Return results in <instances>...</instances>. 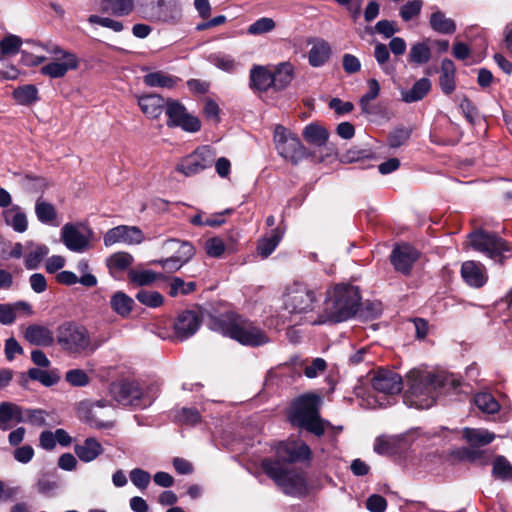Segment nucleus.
Returning a JSON list of instances; mask_svg holds the SVG:
<instances>
[{
  "instance_id": "37",
  "label": "nucleus",
  "mask_w": 512,
  "mask_h": 512,
  "mask_svg": "<svg viewBox=\"0 0 512 512\" xmlns=\"http://www.w3.org/2000/svg\"><path fill=\"white\" fill-rule=\"evenodd\" d=\"M21 419V409L18 405L10 402L0 404V427L7 429L12 423L19 422Z\"/></svg>"
},
{
  "instance_id": "6",
  "label": "nucleus",
  "mask_w": 512,
  "mask_h": 512,
  "mask_svg": "<svg viewBox=\"0 0 512 512\" xmlns=\"http://www.w3.org/2000/svg\"><path fill=\"white\" fill-rule=\"evenodd\" d=\"M56 341L69 355L92 354L99 344H95L87 328L73 321H66L57 328Z\"/></svg>"
},
{
  "instance_id": "4",
  "label": "nucleus",
  "mask_w": 512,
  "mask_h": 512,
  "mask_svg": "<svg viewBox=\"0 0 512 512\" xmlns=\"http://www.w3.org/2000/svg\"><path fill=\"white\" fill-rule=\"evenodd\" d=\"M322 398L316 393H305L295 398L288 411V419L294 426L305 429L316 436L326 431V424L319 414Z\"/></svg>"
},
{
  "instance_id": "15",
  "label": "nucleus",
  "mask_w": 512,
  "mask_h": 512,
  "mask_svg": "<svg viewBox=\"0 0 512 512\" xmlns=\"http://www.w3.org/2000/svg\"><path fill=\"white\" fill-rule=\"evenodd\" d=\"M434 433L433 436H436ZM432 437L431 434L422 433L420 429L413 428L404 433L395 435H380L376 438L373 448H407L413 445L422 446Z\"/></svg>"
},
{
  "instance_id": "2",
  "label": "nucleus",
  "mask_w": 512,
  "mask_h": 512,
  "mask_svg": "<svg viewBox=\"0 0 512 512\" xmlns=\"http://www.w3.org/2000/svg\"><path fill=\"white\" fill-rule=\"evenodd\" d=\"M210 328L242 345L257 347L269 342L268 336L252 321L235 312L212 317Z\"/></svg>"
},
{
  "instance_id": "62",
  "label": "nucleus",
  "mask_w": 512,
  "mask_h": 512,
  "mask_svg": "<svg viewBox=\"0 0 512 512\" xmlns=\"http://www.w3.org/2000/svg\"><path fill=\"white\" fill-rule=\"evenodd\" d=\"M374 57L377 63L382 67L383 71L389 74L390 70L386 66L390 59L389 48L383 43H377L374 48Z\"/></svg>"
},
{
  "instance_id": "17",
  "label": "nucleus",
  "mask_w": 512,
  "mask_h": 512,
  "mask_svg": "<svg viewBox=\"0 0 512 512\" xmlns=\"http://www.w3.org/2000/svg\"><path fill=\"white\" fill-rule=\"evenodd\" d=\"M165 113L168 117V127H180L182 130L194 133L200 130V120L187 112L185 106L177 100H168L166 102Z\"/></svg>"
},
{
  "instance_id": "28",
  "label": "nucleus",
  "mask_w": 512,
  "mask_h": 512,
  "mask_svg": "<svg viewBox=\"0 0 512 512\" xmlns=\"http://www.w3.org/2000/svg\"><path fill=\"white\" fill-rule=\"evenodd\" d=\"M41 448H55L57 444L62 447H67L72 444V437L69 433L58 428L54 432L50 430L43 431L39 437Z\"/></svg>"
},
{
  "instance_id": "5",
  "label": "nucleus",
  "mask_w": 512,
  "mask_h": 512,
  "mask_svg": "<svg viewBox=\"0 0 512 512\" xmlns=\"http://www.w3.org/2000/svg\"><path fill=\"white\" fill-rule=\"evenodd\" d=\"M407 401L418 409L430 408L439 394L435 375L425 370H411L407 374Z\"/></svg>"
},
{
  "instance_id": "60",
  "label": "nucleus",
  "mask_w": 512,
  "mask_h": 512,
  "mask_svg": "<svg viewBox=\"0 0 512 512\" xmlns=\"http://www.w3.org/2000/svg\"><path fill=\"white\" fill-rule=\"evenodd\" d=\"M177 420L185 425H195L201 420V416L197 409L184 407L178 412Z\"/></svg>"
},
{
  "instance_id": "52",
  "label": "nucleus",
  "mask_w": 512,
  "mask_h": 512,
  "mask_svg": "<svg viewBox=\"0 0 512 512\" xmlns=\"http://www.w3.org/2000/svg\"><path fill=\"white\" fill-rule=\"evenodd\" d=\"M22 40L19 36L9 34L0 41V51L3 55H15L19 52Z\"/></svg>"
},
{
  "instance_id": "38",
  "label": "nucleus",
  "mask_w": 512,
  "mask_h": 512,
  "mask_svg": "<svg viewBox=\"0 0 512 512\" xmlns=\"http://www.w3.org/2000/svg\"><path fill=\"white\" fill-rule=\"evenodd\" d=\"M283 234L284 231L281 230L280 227L273 229L269 237L264 238L259 242L257 246L259 255H261L263 258H267L269 255H271L281 241Z\"/></svg>"
},
{
  "instance_id": "19",
  "label": "nucleus",
  "mask_w": 512,
  "mask_h": 512,
  "mask_svg": "<svg viewBox=\"0 0 512 512\" xmlns=\"http://www.w3.org/2000/svg\"><path fill=\"white\" fill-rule=\"evenodd\" d=\"M143 239V233L139 228L120 225L109 229L103 237V242L106 247H109L116 243L139 244Z\"/></svg>"
},
{
  "instance_id": "8",
  "label": "nucleus",
  "mask_w": 512,
  "mask_h": 512,
  "mask_svg": "<svg viewBox=\"0 0 512 512\" xmlns=\"http://www.w3.org/2000/svg\"><path fill=\"white\" fill-rule=\"evenodd\" d=\"M78 416L91 427L110 429L115 424V408L105 400L81 402Z\"/></svg>"
},
{
  "instance_id": "59",
  "label": "nucleus",
  "mask_w": 512,
  "mask_h": 512,
  "mask_svg": "<svg viewBox=\"0 0 512 512\" xmlns=\"http://www.w3.org/2000/svg\"><path fill=\"white\" fill-rule=\"evenodd\" d=\"M130 480L134 486L143 490L148 487L151 476L147 471L141 468H135L130 471Z\"/></svg>"
},
{
  "instance_id": "25",
  "label": "nucleus",
  "mask_w": 512,
  "mask_h": 512,
  "mask_svg": "<svg viewBox=\"0 0 512 512\" xmlns=\"http://www.w3.org/2000/svg\"><path fill=\"white\" fill-rule=\"evenodd\" d=\"M24 338L32 345L48 347L54 343V334L47 326L40 324L29 325Z\"/></svg>"
},
{
  "instance_id": "45",
  "label": "nucleus",
  "mask_w": 512,
  "mask_h": 512,
  "mask_svg": "<svg viewBox=\"0 0 512 512\" xmlns=\"http://www.w3.org/2000/svg\"><path fill=\"white\" fill-rule=\"evenodd\" d=\"M35 214L37 219L43 224H52L57 218V212L53 204L37 199L35 204Z\"/></svg>"
},
{
  "instance_id": "40",
  "label": "nucleus",
  "mask_w": 512,
  "mask_h": 512,
  "mask_svg": "<svg viewBox=\"0 0 512 512\" xmlns=\"http://www.w3.org/2000/svg\"><path fill=\"white\" fill-rule=\"evenodd\" d=\"M133 299L123 292H116L110 301L112 310L122 317H127L133 307Z\"/></svg>"
},
{
  "instance_id": "41",
  "label": "nucleus",
  "mask_w": 512,
  "mask_h": 512,
  "mask_svg": "<svg viewBox=\"0 0 512 512\" xmlns=\"http://www.w3.org/2000/svg\"><path fill=\"white\" fill-rule=\"evenodd\" d=\"M303 137L307 142L313 145L323 146L326 144L329 134L322 126L309 124L303 130Z\"/></svg>"
},
{
  "instance_id": "56",
  "label": "nucleus",
  "mask_w": 512,
  "mask_h": 512,
  "mask_svg": "<svg viewBox=\"0 0 512 512\" xmlns=\"http://www.w3.org/2000/svg\"><path fill=\"white\" fill-rule=\"evenodd\" d=\"M65 380L72 386L83 387L89 383V377L84 370L71 369L66 372Z\"/></svg>"
},
{
  "instance_id": "47",
  "label": "nucleus",
  "mask_w": 512,
  "mask_h": 512,
  "mask_svg": "<svg viewBox=\"0 0 512 512\" xmlns=\"http://www.w3.org/2000/svg\"><path fill=\"white\" fill-rule=\"evenodd\" d=\"M474 403L482 412L488 414L496 413L500 408L497 400L490 393H478L474 397Z\"/></svg>"
},
{
  "instance_id": "27",
  "label": "nucleus",
  "mask_w": 512,
  "mask_h": 512,
  "mask_svg": "<svg viewBox=\"0 0 512 512\" xmlns=\"http://www.w3.org/2000/svg\"><path fill=\"white\" fill-rule=\"evenodd\" d=\"M138 105L141 111L151 119L158 118L164 108L166 109V102L163 97L158 94H148L138 98Z\"/></svg>"
},
{
  "instance_id": "10",
  "label": "nucleus",
  "mask_w": 512,
  "mask_h": 512,
  "mask_svg": "<svg viewBox=\"0 0 512 512\" xmlns=\"http://www.w3.org/2000/svg\"><path fill=\"white\" fill-rule=\"evenodd\" d=\"M110 393L119 404L133 408H146L154 400L152 396L144 393L135 381L114 382L110 386Z\"/></svg>"
},
{
  "instance_id": "29",
  "label": "nucleus",
  "mask_w": 512,
  "mask_h": 512,
  "mask_svg": "<svg viewBox=\"0 0 512 512\" xmlns=\"http://www.w3.org/2000/svg\"><path fill=\"white\" fill-rule=\"evenodd\" d=\"M25 250V267L28 270L37 269L50 251L46 245L36 244L32 241L26 242Z\"/></svg>"
},
{
  "instance_id": "18",
  "label": "nucleus",
  "mask_w": 512,
  "mask_h": 512,
  "mask_svg": "<svg viewBox=\"0 0 512 512\" xmlns=\"http://www.w3.org/2000/svg\"><path fill=\"white\" fill-rule=\"evenodd\" d=\"M371 385L375 392L384 396L398 395L403 388L401 376L388 369H378L372 377Z\"/></svg>"
},
{
  "instance_id": "34",
  "label": "nucleus",
  "mask_w": 512,
  "mask_h": 512,
  "mask_svg": "<svg viewBox=\"0 0 512 512\" xmlns=\"http://www.w3.org/2000/svg\"><path fill=\"white\" fill-rule=\"evenodd\" d=\"M431 90V81L421 78L410 89L401 91V99L405 103H413L422 100Z\"/></svg>"
},
{
  "instance_id": "12",
  "label": "nucleus",
  "mask_w": 512,
  "mask_h": 512,
  "mask_svg": "<svg viewBox=\"0 0 512 512\" xmlns=\"http://www.w3.org/2000/svg\"><path fill=\"white\" fill-rule=\"evenodd\" d=\"M45 49L54 57V60L41 67L42 75L57 79L78 68L79 59L76 54L64 50L58 45H46Z\"/></svg>"
},
{
  "instance_id": "53",
  "label": "nucleus",
  "mask_w": 512,
  "mask_h": 512,
  "mask_svg": "<svg viewBox=\"0 0 512 512\" xmlns=\"http://www.w3.org/2000/svg\"><path fill=\"white\" fill-rule=\"evenodd\" d=\"M276 26L275 21L272 18L262 17L253 22L248 27V33L251 35H261L271 32Z\"/></svg>"
},
{
  "instance_id": "61",
  "label": "nucleus",
  "mask_w": 512,
  "mask_h": 512,
  "mask_svg": "<svg viewBox=\"0 0 512 512\" xmlns=\"http://www.w3.org/2000/svg\"><path fill=\"white\" fill-rule=\"evenodd\" d=\"M129 278L133 283L143 286L154 282L156 280V275L149 270H131L129 272Z\"/></svg>"
},
{
  "instance_id": "31",
  "label": "nucleus",
  "mask_w": 512,
  "mask_h": 512,
  "mask_svg": "<svg viewBox=\"0 0 512 512\" xmlns=\"http://www.w3.org/2000/svg\"><path fill=\"white\" fill-rule=\"evenodd\" d=\"M5 223L12 227L15 232L24 233L28 228V220L22 208L12 205L2 213Z\"/></svg>"
},
{
  "instance_id": "22",
  "label": "nucleus",
  "mask_w": 512,
  "mask_h": 512,
  "mask_svg": "<svg viewBox=\"0 0 512 512\" xmlns=\"http://www.w3.org/2000/svg\"><path fill=\"white\" fill-rule=\"evenodd\" d=\"M390 259L395 270L407 275L418 259V252L408 244L398 245L393 249Z\"/></svg>"
},
{
  "instance_id": "9",
  "label": "nucleus",
  "mask_w": 512,
  "mask_h": 512,
  "mask_svg": "<svg viewBox=\"0 0 512 512\" xmlns=\"http://www.w3.org/2000/svg\"><path fill=\"white\" fill-rule=\"evenodd\" d=\"M487 450H456L454 456L471 463L486 466L492 464V476L495 479L512 482V465L504 456H497L492 462L486 455Z\"/></svg>"
},
{
  "instance_id": "21",
  "label": "nucleus",
  "mask_w": 512,
  "mask_h": 512,
  "mask_svg": "<svg viewBox=\"0 0 512 512\" xmlns=\"http://www.w3.org/2000/svg\"><path fill=\"white\" fill-rule=\"evenodd\" d=\"M201 325V319L194 311L181 312L174 322L175 336L183 341L194 335Z\"/></svg>"
},
{
  "instance_id": "7",
  "label": "nucleus",
  "mask_w": 512,
  "mask_h": 512,
  "mask_svg": "<svg viewBox=\"0 0 512 512\" xmlns=\"http://www.w3.org/2000/svg\"><path fill=\"white\" fill-rule=\"evenodd\" d=\"M283 298L284 307L291 314L313 312L319 304L315 289L299 281H295L286 287Z\"/></svg>"
},
{
  "instance_id": "58",
  "label": "nucleus",
  "mask_w": 512,
  "mask_h": 512,
  "mask_svg": "<svg viewBox=\"0 0 512 512\" xmlns=\"http://www.w3.org/2000/svg\"><path fill=\"white\" fill-rule=\"evenodd\" d=\"M225 244L222 239L218 237H213L205 242V251L208 256L219 258L225 252Z\"/></svg>"
},
{
  "instance_id": "64",
  "label": "nucleus",
  "mask_w": 512,
  "mask_h": 512,
  "mask_svg": "<svg viewBox=\"0 0 512 512\" xmlns=\"http://www.w3.org/2000/svg\"><path fill=\"white\" fill-rule=\"evenodd\" d=\"M410 137V131L407 129H397L393 131L388 138L389 145L392 148H397L403 145Z\"/></svg>"
},
{
  "instance_id": "44",
  "label": "nucleus",
  "mask_w": 512,
  "mask_h": 512,
  "mask_svg": "<svg viewBox=\"0 0 512 512\" xmlns=\"http://www.w3.org/2000/svg\"><path fill=\"white\" fill-rule=\"evenodd\" d=\"M434 375L439 394L443 392H449L451 390H456L461 386V379L454 374L441 371L434 373Z\"/></svg>"
},
{
  "instance_id": "54",
  "label": "nucleus",
  "mask_w": 512,
  "mask_h": 512,
  "mask_svg": "<svg viewBox=\"0 0 512 512\" xmlns=\"http://www.w3.org/2000/svg\"><path fill=\"white\" fill-rule=\"evenodd\" d=\"M196 288L195 282H185L179 277H174L170 283V291L169 294L172 297L177 296L178 294L187 295L193 292Z\"/></svg>"
},
{
  "instance_id": "42",
  "label": "nucleus",
  "mask_w": 512,
  "mask_h": 512,
  "mask_svg": "<svg viewBox=\"0 0 512 512\" xmlns=\"http://www.w3.org/2000/svg\"><path fill=\"white\" fill-rule=\"evenodd\" d=\"M431 49L426 42H417L410 48L408 60L412 64L423 65L430 61Z\"/></svg>"
},
{
  "instance_id": "49",
  "label": "nucleus",
  "mask_w": 512,
  "mask_h": 512,
  "mask_svg": "<svg viewBox=\"0 0 512 512\" xmlns=\"http://www.w3.org/2000/svg\"><path fill=\"white\" fill-rule=\"evenodd\" d=\"M136 299L141 304L151 308L159 307L162 305L164 300L163 296L159 292L146 289L139 290L136 294Z\"/></svg>"
},
{
  "instance_id": "32",
  "label": "nucleus",
  "mask_w": 512,
  "mask_h": 512,
  "mask_svg": "<svg viewBox=\"0 0 512 512\" xmlns=\"http://www.w3.org/2000/svg\"><path fill=\"white\" fill-rule=\"evenodd\" d=\"M462 437L474 447H482L490 444L495 439V434L483 428H464Z\"/></svg>"
},
{
  "instance_id": "57",
  "label": "nucleus",
  "mask_w": 512,
  "mask_h": 512,
  "mask_svg": "<svg viewBox=\"0 0 512 512\" xmlns=\"http://www.w3.org/2000/svg\"><path fill=\"white\" fill-rule=\"evenodd\" d=\"M422 0H412L404 4L400 9V16L404 21H409L421 12Z\"/></svg>"
},
{
  "instance_id": "33",
  "label": "nucleus",
  "mask_w": 512,
  "mask_h": 512,
  "mask_svg": "<svg viewBox=\"0 0 512 512\" xmlns=\"http://www.w3.org/2000/svg\"><path fill=\"white\" fill-rule=\"evenodd\" d=\"M100 10L116 17L128 16L134 10V0H100Z\"/></svg>"
},
{
  "instance_id": "39",
  "label": "nucleus",
  "mask_w": 512,
  "mask_h": 512,
  "mask_svg": "<svg viewBox=\"0 0 512 512\" xmlns=\"http://www.w3.org/2000/svg\"><path fill=\"white\" fill-rule=\"evenodd\" d=\"M429 22L431 28L441 34H452L456 30L455 22L441 11L432 13Z\"/></svg>"
},
{
  "instance_id": "46",
  "label": "nucleus",
  "mask_w": 512,
  "mask_h": 512,
  "mask_svg": "<svg viewBox=\"0 0 512 512\" xmlns=\"http://www.w3.org/2000/svg\"><path fill=\"white\" fill-rule=\"evenodd\" d=\"M133 262V257L126 252L114 253L107 259V266L111 272L124 271Z\"/></svg>"
},
{
  "instance_id": "48",
  "label": "nucleus",
  "mask_w": 512,
  "mask_h": 512,
  "mask_svg": "<svg viewBox=\"0 0 512 512\" xmlns=\"http://www.w3.org/2000/svg\"><path fill=\"white\" fill-rule=\"evenodd\" d=\"M28 376L30 379L39 381L41 384L47 387L56 384L60 379L56 373L41 370L39 368H30L28 370Z\"/></svg>"
},
{
  "instance_id": "26",
  "label": "nucleus",
  "mask_w": 512,
  "mask_h": 512,
  "mask_svg": "<svg viewBox=\"0 0 512 512\" xmlns=\"http://www.w3.org/2000/svg\"><path fill=\"white\" fill-rule=\"evenodd\" d=\"M163 249L167 253H172L171 256L182 264H186L195 254V249L191 243L177 239L166 240Z\"/></svg>"
},
{
  "instance_id": "13",
  "label": "nucleus",
  "mask_w": 512,
  "mask_h": 512,
  "mask_svg": "<svg viewBox=\"0 0 512 512\" xmlns=\"http://www.w3.org/2000/svg\"><path fill=\"white\" fill-rule=\"evenodd\" d=\"M215 159V149L209 145H203L195 149L191 154L183 157L177 163L175 170L186 177H192L210 168Z\"/></svg>"
},
{
  "instance_id": "55",
  "label": "nucleus",
  "mask_w": 512,
  "mask_h": 512,
  "mask_svg": "<svg viewBox=\"0 0 512 512\" xmlns=\"http://www.w3.org/2000/svg\"><path fill=\"white\" fill-rule=\"evenodd\" d=\"M88 22L91 24H97L102 27L111 29L114 32H121L124 29V25L122 22L118 20H114L109 17H101L98 15H90L88 17Z\"/></svg>"
},
{
  "instance_id": "23",
  "label": "nucleus",
  "mask_w": 512,
  "mask_h": 512,
  "mask_svg": "<svg viewBox=\"0 0 512 512\" xmlns=\"http://www.w3.org/2000/svg\"><path fill=\"white\" fill-rule=\"evenodd\" d=\"M461 276L464 281L471 287H482L487 281L485 267L475 261H466L461 267Z\"/></svg>"
},
{
  "instance_id": "14",
  "label": "nucleus",
  "mask_w": 512,
  "mask_h": 512,
  "mask_svg": "<svg viewBox=\"0 0 512 512\" xmlns=\"http://www.w3.org/2000/svg\"><path fill=\"white\" fill-rule=\"evenodd\" d=\"M470 245L496 262L503 263V253L508 251L507 243L495 234L483 230L474 231L469 235Z\"/></svg>"
},
{
  "instance_id": "1",
  "label": "nucleus",
  "mask_w": 512,
  "mask_h": 512,
  "mask_svg": "<svg viewBox=\"0 0 512 512\" xmlns=\"http://www.w3.org/2000/svg\"><path fill=\"white\" fill-rule=\"evenodd\" d=\"M310 457L311 450H278L276 456L263 459L261 467L285 494L302 496L307 492V483L303 472L296 468L295 462L309 460Z\"/></svg>"
},
{
  "instance_id": "36",
  "label": "nucleus",
  "mask_w": 512,
  "mask_h": 512,
  "mask_svg": "<svg viewBox=\"0 0 512 512\" xmlns=\"http://www.w3.org/2000/svg\"><path fill=\"white\" fill-rule=\"evenodd\" d=\"M272 78L275 79L274 88L276 90L285 89L294 78V66L290 62L280 63L272 73Z\"/></svg>"
},
{
  "instance_id": "16",
  "label": "nucleus",
  "mask_w": 512,
  "mask_h": 512,
  "mask_svg": "<svg viewBox=\"0 0 512 512\" xmlns=\"http://www.w3.org/2000/svg\"><path fill=\"white\" fill-rule=\"evenodd\" d=\"M93 232L83 224L66 223L61 229V241L72 252L83 253L90 248Z\"/></svg>"
},
{
  "instance_id": "43",
  "label": "nucleus",
  "mask_w": 512,
  "mask_h": 512,
  "mask_svg": "<svg viewBox=\"0 0 512 512\" xmlns=\"http://www.w3.org/2000/svg\"><path fill=\"white\" fill-rule=\"evenodd\" d=\"M13 98L20 105H30L38 100V89L32 84L20 86L14 89Z\"/></svg>"
},
{
  "instance_id": "51",
  "label": "nucleus",
  "mask_w": 512,
  "mask_h": 512,
  "mask_svg": "<svg viewBox=\"0 0 512 512\" xmlns=\"http://www.w3.org/2000/svg\"><path fill=\"white\" fill-rule=\"evenodd\" d=\"M209 61L216 66L217 68L225 71V72H233L237 63L230 55L223 53H214L209 56Z\"/></svg>"
},
{
  "instance_id": "50",
  "label": "nucleus",
  "mask_w": 512,
  "mask_h": 512,
  "mask_svg": "<svg viewBox=\"0 0 512 512\" xmlns=\"http://www.w3.org/2000/svg\"><path fill=\"white\" fill-rule=\"evenodd\" d=\"M76 269L81 274V276L79 277L81 285L88 288L95 287L97 285L98 280L95 275L90 273V267L87 260H79L77 262Z\"/></svg>"
},
{
  "instance_id": "63",
  "label": "nucleus",
  "mask_w": 512,
  "mask_h": 512,
  "mask_svg": "<svg viewBox=\"0 0 512 512\" xmlns=\"http://www.w3.org/2000/svg\"><path fill=\"white\" fill-rule=\"evenodd\" d=\"M366 508L370 512H385L387 508V501L379 494H372L366 500Z\"/></svg>"
},
{
  "instance_id": "30",
  "label": "nucleus",
  "mask_w": 512,
  "mask_h": 512,
  "mask_svg": "<svg viewBox=\"0 0 512 512\" xmlns=\"http://www.w3.org/2000/svg\"><path fill=\"white\" fill-rule=\"evenodd\" d=\"M441 74L439 77V85L445 95L452 94L456 89V67L452 60L443 59L441 63Z\"/></svg>"
},
{
  "instance_id": "11",
  "label": "nucleus",
  "mask_w": 512,
  "mask_h": 512,
  "mask_svg": "<svg viewBox=\"0 0 512 512\" xmlns=\"http://www.w3.org/2000/svg\"><path fill=\"white\" fill-rule=\"evenodd\" d=\"M274 144L278 154L294 165L308 156L300 139L281 125L275 127Z\"/></svg>"
},
{
  "instance_id": "35",
  "label": "nucleus",
  "mask_w": 512,
  "mask_h": 512,
  "mask_svg": "<svg viewBox=\"0 0 512 512\" xmlns=\"http://www.w3.org/2000/svg\"><path fill=\"white\" fill-rule=\"evenodd\" d=\"M179 78L169 75L163 71L151 72L144 76L143 82L149 87H160L172 89L178 83Z\"/></svg>"
},
{
  "instance_id": "3",
  "label": "nucleus",
  "mask_w": 512,
  "mask_h": 512,
  "mask_svg": "<svg viewBox=\"0 0 512 512\" xmlns=\"http://www.w3.org/2000/svg\"><path fill=\"white\" fill-rule=\"evenodd\" d=\"M359 289L349 284H338L327 293L324 315L319 316L312 324L330 322H343L352 318L360 306Z\"/></svg>"
},
{
  "instance_id": "20",
  "label": "nucleus",
  "mask_w": 512,
  "mask_h": 512,
  "mask_svg": "<svg viewBox=\"0 0 512 512\" xmlns=\"http://www.w3.org/2000/svg\"><path fill=\"white\" fill-rule=\"evenodd\" d=\"M307 44L311 45L308 51V63L313 68H320L326 65L332 57V47L328 41L319 37L307 39Z\"/></svg>"
},
{
  "instance_id": "24",
  "label": "nucleus",
  "mask_w": 512,
  "mask_h": 512,
  "mask_svg": "<svg viewBox=\"0 0 512 512\" xmlns=\"http://www.w3.org/2000/svg\"><path fill=\"white\" fill-rule=\"evenodd\" d=\"M275 79L272 78V72L264 66L256 65L250 70L249 87L253 91L265 92L269 88H274Z\"/></svg>"
}]
</instances>
